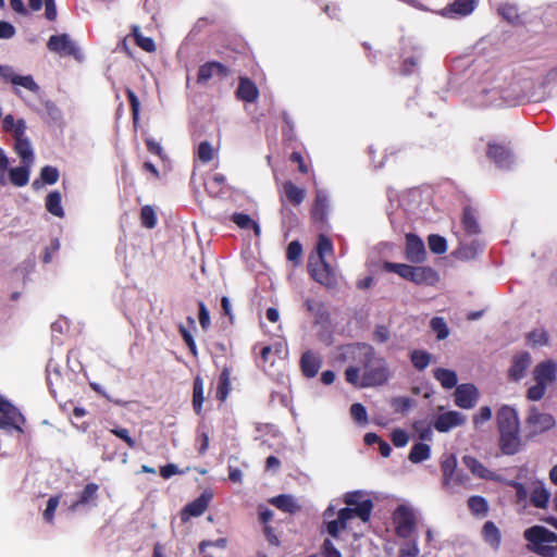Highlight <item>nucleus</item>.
I'll list each match as a JSON object with an SVG mask.
<instances>
[{"mask_svg":"<svg viewBox=\"0 0 557 557\" xmlns=\"http://www.w3.org/2000/svg\"><path fill=\"white\" fill-rule=\"evenodd\" d=\"M430 325L431 329L436 333V337L438 339H445L448 336L449 331L443 318H433Z\"/></svg>","mask_w":557,"mask_h":557,"instance_id":"nucleus-54","label":"nucleus"},{"mask_svg":"<svg viewBox=\"0 0 557 557\" xmlns=\"http://www.w3.org/2000/svg\"><path fill=\"white\" fill-rule=\"evenodd\" d=\"M335 507L330 505L327 509L324 511V518L326 520V531L333 536L337 537L343 531H350L355 536L361 535L363 530L360 527V523H355V519L351 517L350 509H339L337 512V517L335 519H331L334 516Z\"/></svg>","mask_w":557,"mask_h":557,"instance_id":"nucleus-3","label":"nucleus"},{"mask_svg":"<svg viewBox=\"0 0 557 557\" xmlns=\"http://www.w3.org/2000/svg\"><path fill=\"white\" fill-rule=\"evenodd\" d=\"M0 77L3 82L10 83L14 86V92L17 96H21L18 87H23L35 95L40 91L39 85L35 82L32 75L17 74L10 65L0 64Z\"/></svg>","mask_w":557,"mask_h":557,"instance_id":"nucleus-8","label":"nucleus"},{"mask_svg":"<svg viewBox=\"0 0 557 557\" xmlns=\"http://www.w3.org/2000/svg\"><path fill=\"white\" fill-rule=\"evenodd\" d=\"M549 499V493L544 485L539 484L534 486L531 493V502L537 508L546 507Z\"/></svg>","mask_w":557,"mask_h":557,"instance_id":"nucleus-44","label":"nucleus"},{"mask_svg":"<svg viewBox=\"0 0 557 557\" xmlns=\"http://www.w3.org/2000/svg\"><path fill=\"white\" fill-rule=\"evenodd\" d=\"M395 533L403 539H410L417 527V512L408 502L399 503L392 513Z\"/></svg>","mask_w":557,"mask_h":557,"instance_id":"nucleus-5","label":"nucleus"},{"mask_svg":"<svg viewBox=\"0 0 557 557\" xmlns=\"http://www.w3.org/2000/svg\"><path fill=\"white\" fill-rule=\"evenodd\" d=\"M282 194L280 196L281 202L284 205L285 201L299 206L306 196V190L301 187H298L293 182L287 181L282 184Z\"/></svg>","mask_w":557,"mask_h":557,"instance_id":"nucleus-19","label":"nucleus"},{"mask_svg":"<svg viewBox=\"0 0 557 557\" xmlns=\"http://www.w3.org/2000/svg\"><path fill=\"white\" fill-rule=\"evenodd\" d=\"M419 555V547L416 541H411L399 549V557H417Z\"/></svg>","mask_w":557,"mask_h":557,"instance_id":"nucleus-62","label":"nucleus"},{"mask_svg":"<svg viewBox=\"0 0 557 557\" xmlns=\"http://www.w3.org/2000/svg\"><path fill=\"white\" fill-rule=\"evenodd\" d=\"M224 75V66L218 62H208L199 67L197 82L206 84L214 76Z\"/></svg>","mask_w":557,"mask_h":557,"instance_id":"nucleus-27","label":"nucleus"},{"mask_svg":"<svg viewBox=\"0 0 557 557\" xmlns=\"http://www.w3.org/2000/svg\"><path fill=\"white\" fill-rule=\"evenodd\" d=\"M60 497L59 496H52L48 499L47 508L44 511V518L47 522H52L54 512L59 506Z\"/></svg>","mask_w":557,"mask_h":557,"instance_id":"nucleus-60","label":"nucleus"},{"mask_svg":"<svg viewBox=\"0 0 557 557\" xmlns=\"http://www.w3.org/2000/svg\"><path fill=\"white\" fill-rule=\"evenodd\" d=\"M411 265L404 264V263H393V262H385L383 264V269L388 272L397 273L399 276H401L405 280H409Z\"/></svg>","mask_w":557,"mask_h":557,"instance_id":"nucleus-51","label":"nucleus"},{"mask_svg":"<svg viewBox=\"0 0 557 557\" xmlns=\"http://www.w3.org/2000/svg\"><path fill=\"white\" fill-rule=\"evenodd\" d=\"M46 209L49 213L57 218L64 216L61 194L59 191H51L48 194L46 198Z\"/></svg>","mask_w":557,"mask_h":557,"instance_id":"nucleus-36","label":"nucleus"},{"mask_svg":"<svg viewBox=\"0 0 557 557\" xmlns=\"http://www.w3.org/2000/svg\"><path fill=\"white\" fill-rule=\"evenodd\" d=\"M231 391L230 371L225 368L222 370L218 384L215 396L219 400L224 401Z\"/></svg>","mask_w":557,"mask_h":557,"instance_id":"nucleus-40","label":"nucleus"},{"mask_svg":"<svg viewBox=\"0 0 557 557\" xmlns=\"http://www.w3.org/2000/svg\"><path fill=\"white\" fill-rule=\"evenodd\" d=\"M487 156L499 168H508L511 163L510 152L504 146L500 145L490 144Z\"/></svg>","mask_w":557,"mask_h":557,"instance_id":"nucleus-26","label":"nucleus"},{"mask_svg":"<svg viewBox=\"0 0 557 557\" xmlns=\"http://www.w3.org/2000/svg\"><path fill=\"white\" fill-rule=\"evenodd\" d=\"M492 418V410L490 407L484 406L481 407L478 412L473 417V423L475 428H480L485 422L490 421Z\"/></svg>","mask_w":557,"mask_h":557,"instance_id":"nucleus-58","label":"nucleus"},{"mask_svg":"<svg viewBox=\"0 0 557 557\" xmlns=\"http://www.w3.org/2000/svg\"><path fill=\"white\" fill-rule=\"evenodd\" d=\"M331 255H333V244L329 237L321 234L318 239L315 251L310 255L309 259L321 261L325 260V258Z\"/></svg>","mask_w":557,"mask_h":557,"instance_id":"nucleus-31","label":"nucleus"},{"mask_svg":"<svg viewBox=\"0 0 557 557\" xmlns=\"http://www.w3.org/2000/svg\"><path fill=\"white\" fill-rule=\"evenodd\" d=\"M532 377L535 384L529 387L527 397L530 400L536 401L543 398L546 389L556 381L557 363L553 360L537 363L532 371Z\"/></svg>","mask_w":557,"mask_h":557,"instance_id":"nucleus-2","label":"nucleus"},{"mask_svg":"<svg viewBox=\"0 0 557 557\" xmlns=\"http://www.w3.org/2000/svg\"><path fill=\"white\" fill-rule=\"evenodd\" d=\"M410 359L416 369L424 370L430 364L432 356L424 350H413Z\"/></svg>","mask_w":557,"mask_h":557,"instance_id":"nucleus-47","label":"nucleus"},{"mask_svg":"<svg viewBox=\"0 0 557 557\" xmlns=\"http://www.w3.org/2000/svg\"><path fill=\"white\" fill-rule=\"evenodd\" d=\"M462 225H463L465 231L469 235H475L480 231L478 221H476L473 212L469 209H466L463 212Z\"/></svg>","mask_w":557,"mask_h":557,"instance_id":"nucleus-48","label":"nucleus"},{"mask_svg":"<svg viewBox=\"0 0 557 557\" xmlns=\"http://www.w3.org/2000/svg\"><path fill=\"white\" fill-rule=\"evenodd\" d=\"M47 47L50 51L62 57L71 55L82 60L83 55L75 41L67 34L53 35L49 38Z\"/></svg>","mask_w":557,"mask_h":557,"instance_id":"nucleus-10","label":"nucleus"},{"mask_svg":"<svg viewBox=\"0 0 557 557\" xmlns=\"http://www.w3.org/2000/svg\"><path fill=\"white\" fill-rule=\"evenodd\" d=\"M528 424L533 433H542L552 429L555 420L548 413L532 410L528 417Z\"/></svg>","mask_w":557,"mask_h":557,"instance_id":"nucleus-18","label":"nucleus"},{"mask_svg":"<svg viewBox=\"0 0 557 557\" xmlns=\"http://www.w3.org/2000/svg\"><path fill=\"white\" fill-rule=\"evenodd\" d=\"M271 503L276 506L278 509H282L287 512H293L297 505L292 496L288 495H281L277 497H274Z\"/></svg>","mask_w":557,"mask_h":557,"instance_id":"nucleus-49","label":"nucleus"},{"mask_svg":"<svg viewBox=\"0 0 557 557\" xmlns=\"http://www.w3.org/2000/svg\"><path fill=\"white\" fill-rule=\"evenodd\" d=\"M143 226L153 228L157 224V215L152 207L144 206L140 211Z\"/></svg>","mask_w":557,"mask_h":557,"instance_id":"nucleus-52","label":"nucleus"},{"mask_svg":"<svg viewBox=\"0 0 557 557\" xmlns=\"http://www.w3.org/2000/svg\"><path fill=\"white\" fill-rule=\"evenodd\" d=\"M548 334L544 329H534L527 336V342L531 347H543L548 344Z\"/></svg>","mask_w":557,"mask_h":557,"instance_id":"nucleus-43","label":"nucleus"},{"mask_svg":"<svg viewBox=\"0 0 557 557\" xmlns=\"http://www.w3.org/2000/svg\"><path fill=\"white\" fill-rule=\"evenodd\" d=\"M344 503L347 505L345 509L351 510V517L366 524L371 516L373 504L368 495L362 491L348 492L344 495Z\"/></svg>","mask_w":557,"mask_h":557,"instance_id":"nucleus-7","label":"nucleus"},{"mask_svg":"<svg viewBox=\"0 0 557 557\" xmlns=\"http://www.w3.org/2000/svg\"><path fill=\"white\" fill-rule=\"evenodd\" d=\"M466 420H467L466 416L462 414L461 412L450 410V411L441 413L436 418V420L434 422V428L438 432L444 433V432H448L449 430H451L454 428L462 425L466 422Z\"/></svg>","mask_w":557,"mask_h":557,"instance_id":"nucleus-15","label":"nucleus"},{"mask_svg":"<svg viewBox=\"0 0 557 557\" xmlns=\"http://www.w3.org/2000/svg\"><path fill=\"white\" fill-rule=\"evenodd\" d=\"M98 490L99 486L96 483L87 484L83 490L79 498L70 506V509L74 511L81 506H85L94 502L97 497Z\"/></svg>","mask_w":557,"mask_h":557,"instance_id":"nucleus-33","label":"nucleus"},{"mask_svg":"<svg viewBox=\"0 0 557 557\" xmlns=\"http://www.w3.org/2000/svg\"><path fill=\"white\" fill-rule=\"evenodd\" d=\"M350 416L359 424H367L368 423V413L363 405L356 403L352 404L350 407Z\"/></svg>","mask_w":557,"mask_h":557,"instance_id":"nucleus-55","label":"nucleus"},{"mask_svg":"<svg viewBox=\"0 0 557 557\" xmlns=\"http://www.w3.org/2000/svg\"><path fill=\"white\" fill-rule=\"evenodd\" d=\"M433 375L440 382L441 386L445 389H451L457 385V374L453 370L445 368H436L433 371Z\"/></svg>","mask_w":557,"mask_h":557,"instance_id":"nucleus-30","label":"nucleus"},{"mask_svg":"<svg viewBox=\"0 0 557 557\" xmlns=\"http://www.w3.org/2000/svg\"><path fill=\"white\" fill-rule=\"evenodd\" d=\"M429 247L434 253H444L447 249L446 239L438 235H431L429 237Z\"/></svg>","mask_w":557,"mask_h":557,"instance_id":"nucleus-56","label":"nucleus"},{"mask_svg":"<svg viewBox=\"0 0 557 557\" xmlns=\"http://www.w3.org/2000/svg\"><path fill=\"white\" fill-rule=\"evenodd\" d=\"M227 545V540L224 539V537H221L216 541H202L200 544H199V550L203 554V557H211L207 554V548L208 547H219L221 549H224Z\"/></svg>","mask_w":557,"mask_h":557,"instance_id":"nucleus-61","label":"nucleus"},{"mask_svg":"<svg viewBox=\"0 0 557 557\" xmlns=\"http://www.w3.org/2000/svg\"><path fill=\"white\" fill-rule=\"evenodd\" d=\"M499 447L506 455L518 453L521 447L519 431L499 432Z\"/></svg>","mask_w":557,"mask_h":557,"instance_id":"nucleus-21","label":"nucleus"},{"mask_svg":"<svg viewBox=\"0 0 557 557\" xmlns=\"http://www.w3.org/2000/svg\"><path fill=\"white\" fill-rule=\"evenodd\" d=\"M532 363L531 355L527 351L518 352L512 356L510 366L507 370L508 380L519 382L522 380Z\"/></svg>","mask_w":557,"mask_h":557,"instance_id":"nucleus-12","label":"nucleus"},{"mask_svg":"<svg viewBox=\"0 0 557 557\" xmlns=\"http://www.w3.org/2000/svg\"><path fill=\"white\" fill-rule=\"evenodd\" d=\"M329 207V197L323 190H318L312 214L315 219L323 220Z\"/></svg>","mask_w":557,"mask_h":557,"instance_id":"nucleus-41","label":"nucleus"},{"mask_svg":"<svg viewBox=\"0 0 557 557\" xmlns=\"http://www.w3.org/2000/svg\"><path fill=\"white\" fill-rule=\"evenodd\" d=\"M416 435L422 441H432L433 431L431 423L426 420H417L412 423Z\"/></svg>","mask_w":557,"mask_h":557,"instance_id":"nucleus-46","label":"nucleus"},{"mask_svg":"<svg viewBox=\"0 0 557 557\" xmlns=\"http://www.w3.org/2000/svg\"><path fill=\"white\" fill-rule=\"evenodd\" d=\"M9 158L5 154L4 150L0 148V185L4 186L8 184V174L10 171L9 168Z\"/></svg>","mask_w":557,"mask_h":557,"instance_id":"nucleus-57","label":"nucleus"},{"mask_svg":"<svg viewBox=\"0 0 557 557\" xmlns=\"http://www.w3.org/2000/svg\"><path fill=\"white\" fill-rule=\"evenodd\" d=\"M2 127L5 132L11 133L14 138L24 135L26 131L25 121L15 120L11 114L4 116Z\"/></svg>","mask_w":557,"mask_h":557,"instance_id":"nucleus-35","label":"nucleus"},{"mask_svg":"<svg viewBox=\"0 0 557 557\" xmlns=\"http://www.w3.org/2000/svg\"><path fill=\"white\" fill-rule=\"evenodd\" d=\"M524 537L533 544L534 550L543 557H555L557 555V535L545 529L535 525L527 529Z\"/></svg>","mask_w":557,"mask_h":557,"instance_id":"nucleus-4","label":"nucleus"},{"mask_svg":"<svg viewBox=\"0 0 557 557\" xmlns=\"http://www.w3.org/2000/svg\"><path fill=\"white\" fill-rule=\"evenodd\" d=\"M482 535L484 542L490 545L493 549H498L502 541L499 529L492 522L487 521L484 523L482 529Z\"/></svg>","mask_w":557,"mask_h":557,"instance_id":"nucleus-29","label":"nucleus"},{"mask_svg":"<svg viewBox=\"0 0 557 557\" xmlns=\"http://www.w3.org/2000/svg\"><path fill=\"white\" fill-rule=\"evenodd\" d=\"M499 14L508 22H515L518 18V10L515 5L505 4L498 10Z\"/></svg>","mask_w":557,"mask_h":557,"instance_id":"nucleus-63","label":"nucleus"},{"mask_svg":"<svg viewBox=\"0 0 557 557\" xmlns=\"http://www.w3.org/2000/svg\"><path fill=\"white\" fill-rule=\"evenodd\" d=\"M32 166L22 163L20 166L11 168L8 174V182L10 181L16 187L26 186L29 182Z\"/></svg>","mask_w":557,"mask_h":557,"instance_id":"nucleus-25","label":"nucleus"},{"mask_svg":"<svg viewBox=\"0 0 557 557\" xmlns=\"http://www.w3.org/2000/svg\"><path fill=\"white\" fill-rule=\"evenodd\" d=\"M497 425L499 432L519 431L520 424L516 410L509 406H503L497 412Z\"/></svg>","mask_w":557,"mask_h":557,"instance_id":"nucleus-17","label":"nucleus"},{"mask_svg":"<svg viewBox=\"0 0 557 557\" xmlns=\"http://www.w3.org/2000/svg\"><path fill=\"white\" fill-rule=\"evenodd\" d=\"M478 397V389L472 384L459 385L455 391V404L462 409L474 407Z\"/></svg>","mask_w":557,"mask_h":557,"instance_id":"nucleus-16","label":"nucleus"},{"mask_svg":"<svg viewBox=\"0 0 557 557\" xmlns=\"http://www.w3.org/2000/svg\"><path fill=\"white\" fill-rule=\"evenodd\" d=\"M212 499L211 492L202 493L198 498L187 504L181 512V519L183 522L188 521L191 517L201 516L209 506Z\"/></svg>","mask_w":557,"mask_h":557,"instance_id":"nucleus-13","label":"nucleus"},{"mask_svg":"<svg viewBox=\"0 0 557 557\" xmlns=\"http://www.w3.org/2000/svg\"><path fill=\"white\" fill-rule=\"evenodd\" d=\"M392 407L396 412H406L411 407V399L408 397H396L392 400Z\"/></svg>","mask_w":557,"mask_h":557,"instance_id":"nucleus-64","label":"nucleus"},{"mask_svg":"<svg viewBox=\"0 0 557 557\" xmlns=\"http://www.w3.org/2000/svg\"><path fill=\"white\" fill-rule=\"evenodd\" d=\"M391 440L396 447H405L409 442V435L403 429H395L392 432Z\"/></svg>","mask_w":557,"mask_h":557,"instance_id":"nucleus-59","label":"nucleus"},{"mask_svg":"<svg viewBox=\"0 0 557 557\" xmlns=\"http://www.w3.org/2000/svg\"><path fill=\"white\" fill-rule=\"evenodd\" d=\"M468 506L474 515H485L488 506L487 502L481 496H472L468 500Z\"/></svg>","mask_w":557,"mask_h":557,"instance_id":"nucleus-50","label":"nucleus"},{"mask_svg":"<svg viewBox=\"0 0 557 557\" xmlns=\"http://www.w3.org/2000/svg\"><path fill=\"white\" fill-rule=\"evenodd\" d=\"M442 471L445 484H466L468 476L457 471V459L454 455L445 457L442 461Z\"/></svg>","mask_w":557,"mask_h":557,"instance_id":"nucleus-14","label":"nucleus"},{"mask_svg":"<svg viewBox=\"0 0 557 557\" xmlns=\"http://www.w3.org/2000/svg\"><path fill=\"white\" fill-rule=\"evenodd\" d=\"M205 384L203 380L200 376H197L194 382V392H193V407L197 414L201 413L202 405L205 401Z\"/></svg>","mask_w":557,"mask_h":557,"instance_id":"nucleus-39","label":"nucleus"},{"mask_svg":"<svg viewBox=\"0 0 557 557\" xmlns=\"http://www.w3.org/2000/svg\"><path fill=\"white\" fill-rule=\"evenodd\" d=\"M215 150L209 141H202L197 149V157L201 162H210L214 158Z\"/></svg>","mask_w":557,"mask_h":557,"instance_id":"nucleus-53","label":"nucleus"},{"mask_svg":"<svg viewBox=\"0 0 557 557\" xmlns=\"http://www.w3.org/2000/svg\"><path fill=\"white\" fill-rule=\"evenodd\" d=\"M409 281L419 285H435L438 282V275L431 268L412 267Z\"/></svg>","mask_w":557,"mask_h":557,"instance_id":"nucleus-23","label":"nucleus"},{"mask_svg":"<svg viewBox=\"0 0 557 557\" xmlns=\"http://www.w3.org/2000/svg\"><path fill=\"white\" fill-rule=\"evenodd\" d=\"M462 463L476 478L484 480H497V475L494 472L488 470L481 461L470 455L462 457Z\"/></svg>","mask_w":557,"mask_h":557,"instance_id":"nucleus-22","label":"nucleus"},{"mask_svg":"<svg viewBox=\"0 0 557 557\" xmlns=\"http://www.w3.org/2000/svg\"><path fill=\"white\" fill-rule=\"evenodd\" d=\"M286 357L287 349L283 343L278 342L274 347L264 346L261 350V367L268 374L278 375L286 368Z\"/></svg>","mask_w":557,"mask_h":557,"instance_id":"nucleus-6","label":"nucleus"},{"mask_svg":"<svg viewBox=\"0 0 557 557\" xmlns=\"http://www.w3.org/2000/svg\"><path fill=\"white\" fill-rule=\"evenodd\" d=\"M25 418L7 398L0 395V429H14L22 433Z\"/></svg>","mask_w":557,"mask_h":557,"instance_id":"nucleus-9","label":"nucleus"},{"mask_svg":"<svg viewBox=\"0 0 557 557\" xmlns=\"http://www.w3.org/2000/svg\"><path fill=\"white\" fill-rule=\"evenodd\" d=\"M407 258L412 262H422L425 258V248L423 242L413 234L406 236Z\"/></svg>","mask_w":557,"mask_h":557,"instance_id":"nucleus-20","label":"nucleus"},{"mask_svg":"<svg viewBox=\"0 0 557 557\" xmlns=\"http://www.w3.org/2000/svg\"><path fill=\"white\" fill-rule=\"evenodd\" d=\"M431 456V447L425 443H417L411 447L408 459L412 463H420Z\"/></svg>","mask_w":557,"mask_h":557,"instance_id":"nucleus-38","label":"nucleus"},{"mask_svg":"<svg viewBox=\"0 0 557 557\" xmlns=\"http://www.w3.org/2000/svg\"><path fill=\"white\" fill-rule=\"evenodd\" d=\"M233 222L240 228L247 230L252 228L256 236H259L261 231L260 226L249 215L244 213H235L232 218Z\"/></svg>","mask_w":557,"mask_h":557,"instance_id":"nucleus-42","label":"nucleus"},{"mask_svg":"<svg viewBox=\"0 0 557 557\" xmlns=\"http://www.w3.org/2000/svg\"><path fill=\"white\" fill-rule=\"evenodd\" d=\"M308 269L311 276L325 286H333L336 283L335 270L326 260H312L308 261Z\"/></svg>","mask_w":557,"mask_h":557,"instance_id":"nucleus-11","label":"nucleus"},{"mask_svg":"<svg viewBox=\"0 0 557 557\" xmlns=\"http://www.w3.org/2000/svg\"><path fill=\"white\" fill-rule=\"evenodd\" d=\"M321 367V359L311 351H307L301 357V369L306 376L313 377Z\"/></svg>","mask_w":557,"mask_h":557,"instance_id":"nucleus-28","label":"nucleus"},{"mask_svg":"<svg viewBox=\"0 0 557 557\" xmlns=\"http://www.w3.org/2000/svg\"><path fill=\"white\" fill-rule=\"evenodd\" d=\"M258 88L248 78H242L237 89L238 97L247 102H253L258 97Z\"/></svg>","mask_w":557,"mask_h":557,"instance_id":"nucleus-34","label":"nucleus"},{"mask_svg":"<svg viewBox=\"0 0 557 557\" xmlns=\"http://www.w3.org/2000/svg\"><path fill=\"white\" fill-rule=\"evenodd\" d=\"M133 36L135 38V42L138 47L147 52H154L157 47L151 37H146L140 33V28L138 26L133 27Z\"/></svg>","mask_w":557,"mask_h":557,"instance_id":"nucleus-45","label":"nucleus"},{"mask_svg":"<svg viewBox=\"0 0 557 557\" xmlns=\"http://www.w3.org/2000/svg\"><path fill=\"white\" fill-rule=\"evenodd\" d=\"M344 360H354L363 364L362 370L350 366L345 371L346 381L358 388L375 387L386 384L392 377L387 361L375 355L368 344H351L341 348Z\"/></svg>","mask_w":557,"mask_h":557,"instance_id":"nucleus-1","label":"nucleus"},{"mask_svg":"<svg viewBox=\"0 0 557 557\" xmlns=\"http://www.w3.org/2000/svg\"><path fill=\"white\" fill-rule=\"evenodd\" d=\"M14 150L21 158L22 163L34 164V151L28 138L24 135L14 138Z\"/></svg>","mask_w":557,"mask_h":557,"instance_id":"nucleus-24","label":"nucleus"},{"mask_svg":"<svg viewBox=\"0 0 557 557\" xmlns=\"http://www.w3.org/2000/svg\"><path fill=\"white\" fill-rule=\"evenodd\" d=\"M59 180V171L54 166L46 165L40 171L39 180L33 182L34 189H40L44 184L52 185Z\"/></svg>","mask_w":557,"mask_h":557,"instance_id":"nucleus-32","label":"nucleus"},{"mask_svg":"<svg viewBox=\"0 0 557 557\" xmlns=\"http://www.w3.org/2000/svg\"><path fill=\"white\" fill-rule=\"evenodd\" d=\"M475 0H456L449 9H447V15L449 16H465L474 10Z\"/></svg>","mask_w":557,"mask_h":557,"instance_id":"nucleus-37","label":"nucleus"}]
</instances>
